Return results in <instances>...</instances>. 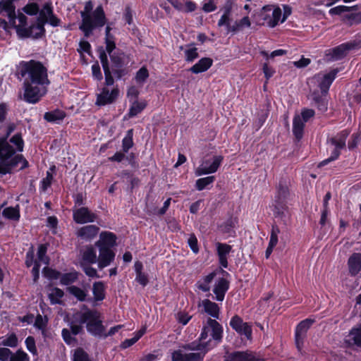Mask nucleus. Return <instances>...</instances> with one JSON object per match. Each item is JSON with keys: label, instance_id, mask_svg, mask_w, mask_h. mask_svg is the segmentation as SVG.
I'll return each instance as SVG.
<instances>
[{"label": "nucleus", "instance_id": "nucleus-52", "mask_svg": "<svg viewBox=\"0 0 361 361\" xmlns=\"http://www.w3.org/2000/svg\"><path fill=\"white\" fill-rule=\"evenodd\" d=\"M70 293L76 297L79 300L83 301L86 298V293L81 288L76 286H71L68 288Z\"/></svg>", "mask_w": 361, "mask_h": 361}, {"label": "nucleus", "instance_id": "nucleus-7", "mask_svg": "<svg viewBox=\"0 0 361 361\" xmlns=\"http://www.w3.org/2000/svg\"><path fill=\"white\" fill-rule=\"evenodd\" d=\"M281 16L282 11L279 6L267 5L256 13L254 18L257 25H267L270 27H274L278 25Z\"/></svg>", "mask_w": 361, "mask_h": 361}, {"label": "nucleus", "instance_id": "nucleus-27", "mask_svg": "<svg viewBox=\"0 0 361 361\" xmlns=\"http://www.w3.org/2000/svg\"><path fill=\"white\" fill-rule=\"evenodd\" d=\"M348 267L349 274L351 276H356L361 271V253L352 254L348 260Z\"/></svg>", "mask_w": 361, "mask_h": 361}, {"label": "nucleus", "instance_id": "nucleus-36", "mask_svg": "<svg viewBox=\"0 0 361 361\" xmlns=\"http://www.w3.org/2000/svg\"><path fill=\"white\" fill-rule=\"evenodd\" d=\"M142 267L141 262L137 261L135 262V270L136 272L135 280L142 286H145L149 281L147 276L142 271Z\"/></svg>", "mask_w": 361, "mask_h": 361}, {"label": "nucleus", "instance_id": "nucleus-49", "mask_svg": "<svg viewBox=\"0 0 361 361\" xmlns=\"http://www.w3.org/2000/svg\"><path fill=\"white\" fill-rule=\"evenodd\" d=\"M133 130H129L128 131L127 135L123 138L122 142L123 150L124 152H128L129 149L133 147Z\"/></svg>", "mask_w": 361, "mask_h": 361}, {"label": "nucleus", "instance_id": "nucleus-41", "mask_svg": "<svg viewBox=\"0 0 361 361\" xmlns=\"http://www.w3.org/2000/svg\"><path fill=\"white\" fill-rule=\"evenodd\" d=\"M358 9V6H338L334 8H332L329 10V13L331 15H338L341 18L343 15L348 13V12H350L352 11H356Z\"/></svg>", "mask_w": 361, "mask_h": 361}, {"label": "nucleus", "instance_id": "nucleus-30", "mask_svg": "<svg viewBox=\"0 0 361 361\" xmlns=\"http://www.w3.org/2000/svg\"><path fill=\"white\" fill-rule=\"evenodd\" d=\"M97 262L96 251L92 246H88L82 254V260L80 263L92 264Z\"/></svg>", "mask_w": 361, "mask_h": 361}, {"label": "nucleus", "instance_id": "nucleus-58", "mask_svg": "<svg viewBox=\"0 0 361 361\" xmlns=\"http://www.w3.org/2000/svg\"><path fill=\"white\" fill-rule=\"evenodd\" d=\"M10 142L16 147L18 151H23V140L20 134H16L10 139Z\"/></svg>", "mask_w": 361, "mask_h": 361}, {"label": "nucleus", "instance_id": "nucleus-64", "mask_svg": "<svg viewBox=\"0 0 361 361\" xmlns=\"http://www.w3.org/2000/svg\"><path fill=\"white\" fill-rule=\"evenodd\" d=\"M302 121L305 123L308 121V120L314 116V111L310 109H305L302 111L301 114L300 115Z\"/></svg>", "mask_w": 361, "mask_h": 361}, {"label": "nucleus", "instance_id": "nucleus-61", "mask_svg": "<svg viewBox=\"0 0 361 361\" xmlns=\"http://www.w3.org/2000/svg\"><path fill=\"white\" fill-rule=\"evenodd\" d=\"M25 345L27 347V349L33 355H37V350L35 345V338L32 336H28L25 339Z\"/></svg>", "mask_w": 361, "mask_h": 361}, {"label": "nucleus", "instance_id": "nucleus-4", "mask_svg": "<svg viewBox=\"0 0 361 361\" xmlns=\"http://www.w3.org/2000/svg\"><path fill=\"white\" fill-rule=\"evenodd\" d=\"M75 322L80 324H86L87 330L94 336L103 337L105 327L97 311L87 310L75 313Z\"/></svg>", "mask_w": 361, "mask_h": 361}, {"label": "nucleus", "instance_id": "nucleus-54", "mask_svg": "<svg viewBox=\"0 0 361 361\" xmlns=\"http://www.w3.org/2000/svg\"><path fill=\"white\" fill-rule=\"evenodd\" d=\"M216 249H217L218 256L226 257L227 255L231 250V246H230L229 245H227V244L217 243H216Z\"/></svg>", "mask_w": 361, "mask_h": 361}, {"label": "nucleus", "instance_id": "nucleus-5", "mask_svg": "<svg viewBox=\"0 0 361 361\" xmlns=\"http://www.w3.org/2000/svg\"><path fill=\"white\" fill-rule=\"evenodd\" d=\"M27 18L23 13L18 12V25L16 30L18 35L22 38L32 37L37 39L42 37L45 32L44 24L37 20L36 23L27 27Z\"/></svg>", "mask_w": 361, "mask_h": 361}, {"label": "nucleus", "instance_id": "nucleus-25", "mask_svg": "<svg viewBox=\"0 0 361 361\" xmlns=\"http://www.w3.org/2000/svg\"><path fill=\"white\" fill-rule=\"evenodd\" d=\"M90 22L92 27L90 30V35L96 27H102L106 23V17L102 6H97L92 13V15H90Z\"/></svg>", "mask_w": 361, "mask_h": 361}, {"label": "nucleus", "instance_id": "nucleus-2", "mask_svg": "<svg viewBox=\"0 0 361 361\" xmlns=\"http://www.w3.org/2000/svg\"><path fill=\"white\" fill-rule=\"evenodd\" d=\"M15 150L7 142L6 137L0 139V173L2 175L10 173L20 164L19 170L28 166L27 161L20 154L13 155Z\"/></svg>", "mask_w": 361, "mask_h": 361}, {"label": "nucleus", "instance_id": "nucleus-19", "mask_svg": "<svg viewBox=\"0 0 361 361\" xmlns=\"http://www.w3.org/2000/svg\"><path fill=\"white\" fill-rule=\"evenodd\" d=\"M224 361H263L255 353L249 351H236L228 354Z\"/></svg>", "mask_w": 361, "mask_h": 361}, {"label": "nucleus", "instance_id": "nucleus-6", "mask_svg": "<svg viewBox=\"0 0 361 361\" xmlns=\"http://www.w3.org/2000/svg\"><path fill=\"white\" fill-rule=\"evenodd\" d=\"M207 342H192L183 346L184 349L197 350V353H184L181 350H175L171 355L172 361H202L207 350Z\"/></svg>", "mask_w": 361, "mask_h": 361}, {"label": "nucleus", "instance_id": "nucleus-14", "mask_svg": "<svg viewBox=\"0 0 361 361\" xmlns=\"http://www.w3.org/2000/svg\"><path fill=\"white\" fill-rule=\"evenodd\" d=\"M223 160L222 156L214 157L213 161L205 160L195 170L196 176H202L216 172L221 161Z\"/></svg>", "mask_w": 361, "mask_h": 361}, {"label": "nucleus", "instance_id": "nucleus-35", "mask_svg": "<svg viewBox=\"0 0 361 361\" xmlns=\"http://www.w3.org/2000/svg\"><path fill=\"white\" fill-rule=\"evenodd\" d=\"M342 22L348 26L361 23V11L359 13H350L343 15Z\"/></svg>", "mask_w": 361, "mask_h": 361}, {"label": "nucleus", "instance_id": "nucleus-38", "mask_svg": "<svg viewBox=\"0 0 361 361\" xmlns=\"http://www.w3.org/2000/svg\"><path fill=\"white\" fill-rule=\"evenodd\" d=\"M251 23L247 16L243 17L238 21H235L231 27L228 28V32L235 33L242 30L245 27H249Z\"/></svg>", "mask_w": 361, "mask_h": 361}, {"label": "nucleus", "instance_id": "nucleus-55", "mask_svg": "<svg viewBox=\"0 0 361 361\" xmlns=\"http://www.w3.org/2000/svg\"><path fill=\"white\" fill-rule=\"evenodd\" d=\"M149 77L148 70L145 67H142L135 75V80L139 83H143Z\"/></svg>", "mask_w": 361, "mask_h": 361}, {"label": "nucleus", "instance_id": "nucleus-39", "mask_svg": "<svg viewBox=\"0 0 361 361\" xmlns=\"http://www.w3.org/2000/svg\"><path fill=\"white\" fill-rule=\"evenodd\" d=\"M53 13L51 3H46L42 10H39V17L37 20L44 25L47 23L49 17Z\"/></svg>", "mask_w": 361, "mask_h": 361}, {"label": "nucleus", "instance_id": "nucleus-23", "mask_svg": "<svg viewBox=\"0 0 361 361\" xmlns=\"http://www.w3.org/2000/svg\"><path fill=\"white\" fill-rule=\"evenodd\" d=\"M118 95V89H114L110 92L106 88H103L102 92L97 95L96 104L99 106H104L108 104L113 103Z\"/></svg>", "mask_w": 361, "mask_h": 361}, {"label": "nucleus", "instance_id": "nucleus-13", "mask_svg": "<svg viewBox=\"0 0 361 361\" xmlns=\"http://www.w3.org/2000/svg\"><path fill=\"white\" fill-rule=\"evenodd\" d=\"M16 0H1L0 1V16H6L8 18V22L11 26L16 28L18 25V14H16V7L13 2Z\"/></svg>", "mask_w": 361, "mask_h": 361}, {"label": "nucleus", "instance_id": "nucleus-37", "mask_svg": "<svg viewBox=\"0 0 361 361\" xmlns=\"http://www.w3.org/2000/svg\"><path fill=\"white\" fill-rule=\"evenodd\" d=\"M63 291L58 288H50L48 293V297L52 305L61 304V299L63 297Z\"/></svg>", "mask_w": 361, "mask_h": 361}, {"label": "nucleus", "instance_id": "nucleus-47", "mask_svg": "<svg viewBox=\"0 0 361 361\" xmlns=\"http://www.w3.org/2000/svg\"><path fill=\"white\" fill-rule=\"evenodd\" d=\"M215 180V177L214 176H207L205 178H199L196 180L195 186L197 190H202L204 189L208 185L212 183Z\"/></svg>", "mask_w": 361, "mask_h": 361}, {"label": "nucleus", "instance_id": "nucleus-45", "mask_svg": "<svg viewBox=\"0 0 361 361\" xmlns=\"http://www.w3.org/2000/svg\"><path fill=\"white\" fill-rule=\"evenodd\" d=\"M47 250V246L45 244H42L39 246L37 250V259L35 262H38L39 264L43 263L44 264H48L49 259L46 255Z\"/></svg>", "mask_w": 361, "mask_h": 361}, {"label": "nucleus", "instance_id": "nucleus-1", "mask_svg": "<svg viewBox=\"0 0 361 361\" xmlns=\"http://www.w3.org/2000/svg\"><path fill=\"white\" fill-rule=\"evenodd\" d=\"M338 71L336 69H334L326 74L319 73L308 80L312 99L314 105L322 112H325L327 110V101L325 97Z\"/></svg>", "mask_w": 361, "mask_h": 361}, {"label": "nucleus", "instance_id": "nucleus-42", "mask_svg": "<svg viewBox=\"0 0 361 361\" xmlns=\"http://www.w3.org/2000/svg\"><path fill=\"white\" fill-rule=\"evenodd\" d=\"M92 292L95 300H104V285L102 281L94 282L92 287Z\"/></svg>", "mask_w": 361, "mask_h": 361}, {"label": "nucleus", "instance_id": "nucleus-21", "mask_svg": "<svg viewBox=\"0 0 361 361\" xmlns=\"http://www.w3.org/2000/svg\"><path fill=\"white\" fill-rule=\"evenodd\" d=\"M116 236L113 233L103 231L100 233L99 240L96 242L95 245L99 249L104 248L111 250L116 245Z\"/></svg>", "mask_w": 361, "mask_h": 361}, {"label": "nucleus", "instance_id": "nucleus-9", "mask_svg": "<svg viewBox=\"0 0 361 361\" xmlns=\"http://www.w3.org/2000/svg\"><path fill=\"white\" fill-rule=\"evenodd\" d=\"M111 61V71L117 79L126 75L129 71L127 67L129 57L123 52H114L110 56Z\"/></svg>", "mask_w": 361, "mask_h": 361}, {"label": "nucleus", "instance_id": "nucleus-57", "mask_svg": "<svg viewBox=\"0 0 361 361\" xmlns=\"http://www.w3.org/2000/svg\"><path fill=\"white\" fill-rule=\"evenodd\" d=\"M42 273L45 277L49 279H58L61 276L60 272L49 267L44 268Z\"/></svg>", "mask_w": 361, "mask_h": 361}, {"label": "nucleus", "instance_id": "nucleus-3", "mask_svg": "<svg viewBox=\"0 0 361 361\" xmlns=\"http://www.w3.org/2000/svg\"><path fill=\"white\" fill-rule=\"evenodd\" d=\"M20 68V73L25 78L24 81L45 86L50 84L47 69L41 62L34 60L22 62Z\"/></svg>", "mask_w": 361, "mask_h": 361}, {"label": "nucleus", "instance_id": "nucleus-20", "mask_svg": "<svg viewBox=\"0 0 361 361\" xmlns=\"http://www.w3.org/2000/svg\"><path fill=\"white\" fill-rule=\"evenodd\" d=\"M357 47V44L355 42H347L329 50V54L331 55L332 59L338 60L345 56L349 50Z\"/></svg>", "mask_w": 361, "mask_h": 361}, {"label": "nucleus", "instance_id": "nucleus-10", "mask_svg": "<svg viewBox=\"0 0 361 361\" xmlns=\"http://www.w3.org/2000/svg\"><path fill=\"white\" fill-rule=\"evenodd\" d=\"M349 135V131L347 130H343L338 133L336 136L328 140V143H330L334 147L331 155L326 159L320 162L318 165L319 167L324 166L329 162L334 161L338 159L341 152L340 150L345 147V140Z\"/></svg>", "mask_w": 361, "mask_h": 361}, {"label": "nucleus", "instance_id": "nucleus-48", "mask_svg": "<svg viewBox=\"0 0 361 361\" xmlns=\"http://www.w3.org/2000/svg\"><path fill=\"white\" fill-rule=\"evenodd\" d=\"M2 214L7 219L18 220L20 218L19 210L14 207H7L4 209Z\"/></svg>", "mask_w": 361, "mask_h": 361}, {"label": "nucleus", "instance_id": "nucleus-32", "mask_svg": "<svg viewBox=\"0 0 361 361\" xmlns=\"http://www.w3.org/2000/svg\"><path fill=\"white\" fill-rule=\"evenodd\" d=\"M305 123L302 121L300 115H297L293 118V133L298 140H300L303 135Z\"/></svg>", "mask_w": 361, "mask_h": 361}, {"label": "nucleus", "instance_id": "nucleus-53", "mask_svg": "<svg viewBox=\"0 0 361 361\" xmlns=\"http://www.w3.org/2000/svg\"><path fill=\"white\" fill-rule=\"evenodd\" d=\"M1 345L12 348L16 347L18 345L17 336L15 334H11L1 341Z\"/></svg>", "mask_w": 361, "mask_h": 361}, {"label": "nucleus", "instance_id": "nucleus-59", "mask_svg": "<svg viewBox=\"0 0 361 361\" xmlns=\"http://www.w3.org/2000/svg\"><path fill=\"white\" fill-rule=\"evenodd\" d=\"M82 324L75 322V313L73 315V320L70 324V331L73 335H78L82 331Z\"/></svg>", "mask_w": 361, "mask_h": 361}, {"label": "nucleus", "instance_id": "nucleus-50", "mask_svg": "<svg viewBox=\"0 0 361 361\" xmlns=\"http://www.w3.org/2000/svg\"><path fill=\"white\" fill-rule=\"evenodd\" d=\"M80 266L85 273L87 276L91 278H99V274H97V270L92 267L90 264H87L85 263H80Z\"/></svg>", "mask_w": 361, "mask_h": 361}, {"label": "nucleus", "instance_id": "nucleus-43", "mask_svg": "<svg viewBox=\"0 0 361 361\" xmlns=\"http://www.w3.org/2000/svg\"><path fill=\"white\" fill-rule=\"evenodd\" d=\"M184 53L185 59L187 62H192L199 56L197 48L195 47L192 44L186 45V48L184 51Z\"/></svg>", "mask_w": 361, "mask_h": 361}, {"label": "nucleus", "instance_id": "nucleus-12", "mask_svg": "<svg viewBox=\"0 0 361 361\" xmlns=\"http://www.w3.org/2000/svg\"><path fill=\"white\" fill-rule=\"evenodd\" d=\"M223 329L221 326L215 319L208 318L206 324L203 326L202 331L200 337V341L205 340L209 334L214 340L220 341L222 338Z\"/></svg>", "mask_w": 361, "mask_h": 361}, {"label": "nucleus", "instance_id": "nucleus-15", "mask_svg": "<svg viewBox=\"0 0 361 361\" xmlns=\"http://www.w3.org/2000/svg\"><path fill=\"white\" fill-rule=\"evenodd\" d=\"M314 320L306 319L300 322L295 329V345L297 348L300 350L306 337L307 332L310 326L314 324Z\"/></svg>", "mask_w": 361, "mask_h": 361}, {"label": "nucleus", "instance_id": "nucleus-24", "mask_svg": "<svg viewBox=\"0 0 361 361\" xmlns=\"http://www.w3.org/2000/svg\"><path fill=\"white\" fill-rule=\"evenodd\" d=\"M99 253L97 257L98 267L100 269L108 267L114 260L115 253L112 250L104 248L99 249Z\"/></svg>", "mask_w": 361, "mask_h": 361}, {"label": "nucleus", "instance_id": "nucleus-51", "mask_svg": "<svg viewBox=\"0 0 361 361\" xmlns=\"http://www.w3.org/2000/svg\"><path fill=\"white\" fill-rule=\"evenodd\" d=\"M77 274L75 272L63 274L61 278V283L63 285H69L77 279Z\"/></svg>", "mask_w": 361, "mask_h": 361}, {"label": "nucleus", "instance_id": "nucleus-22", "mask_svg": "<svg viewBox=\"0 0 361 361\" xmlns=\"http://www.w3.org/2000/svg\"><path fill=\"white\" fill-rule=\"evenodd\" d=\"M99 59L104 72L105 75V84L108 86L112 85L114 82V78L112 76V71L110 69L109 61L107 59L106 54L102 47L99 49Z\"/></svg>", "mask_w": 361, "mask_h": 361}, {"label": "nucleus", "instance_id": "nucleus-33", "mask_svg": "<svg viewBox=\"0 0 361 361\" xmlns=\"http://www.w3.org/2000/svg\"><path fill=\"white\" fill-rule=\"evenodd\" d=\"M348 337V341L350 344H353L361 348V324L353 328L349 332Z\"/></svg>", "mask_w": 361, "mask_h": 361}, {"label": "nucleus", "instance_id": "nucleus-16", "mask_svg": "<svg viewBox=\"0 0 361 361\" xmlns=\"http://www.w3.org/2000/svg\"><path fill=\"white\" fill-rule=\"evenodd\" d=\"M93 8V4L91 1H88L85 3L84 10L80 12L82 17V23L79 28L81 30L86 37L90 36V32L92 27L90 22V12Z\"/></svg>", "mask_w": 361, "mask_h": 361}, {"label": "nucleus", "instance_id": "nucleus-18", "mask_svg": "<svg viewBox=\"0 0 361 361\" xmlns=\"http://www.w3.org/2000/svg\"><path fill=\"white\" fill-rule=\"evenodd\" d=\"M96 219L97 215L87 207H80L73 211V219L78 224L94 222Z\"/></svg>", "mask_w": 361, "mask_h": 361}, {"label": "nucleus", "instance_id": "nucleus-11", "mask_svg": "<svg viewBox=\"0 0 361 361\" xmlns=\"http://www.w3.org/2000/svg\"><path fill=\"white\" fill-rule=\"evenodd\" d=\"M288 188L289 181L284 178L281 179L277 186V192L275 197L274 215L276 217H282L283 216V210L285 209L283 202L289 195Z\"/></svg>", "mask_w": 361, "mask_h": 361}, {"label": "nucleus", "instance_id": "nucleus-17", "mask_svg": "<svg viewBox=\"0 0 361 361\" xmlns=\"http://www.w3.org/2000/svg\"><path fill=\"white\" fill-rule=\"evenodd\" d=\"M230 325L239 334L245 335L247 338H251V326L247 322H243V319L239 316L235 315L233 317L230 322Z\"/></svg>", "mask_w": 361, "mask_h": 361}, {"label": "nucleus", "instance_id": "nucleus-56", "mask_svg": "<svg viewBox=\"0 0 361 361\" xmlns=\"http://www.w3.org/2000/svg\"><path fill=\"white\" fill-rule=\"evenodd\" d=\"M9 361H29L28 355L21 350H18L15 354H12Z\"/></svg>", "mask_w": 361, "mask_h": 361}, {"label": "nucleus", "instance_id": "nucleus-26", "mask_svg": "<svg viewBox=\"0 0 361 361\" xmlns=\"http://www.w3.org/2000/svg\"><path fill=\"white\" fill-rule=\"evenodd\" d=\"M99 231V228L95 225H88L80 228L77 231L78 237L85 241H90L97 236Z\"/></svg>", "mask_w": 361, "mask_h": 361}, {"label": "nucleus", "instance_id": "nucleus-8", "mask_svg": "<svg viewBox=\"0 0 361 361\" xmlns=\"http://www.w3.org/2000/svg\"><path fill=\"white\" fill-rule=\"evenodd\" d=\"M23 87L24 92L19 95V98L30 104L37 103L47 92V86L32 84L28 81H24Z\"/></svg>", "mask_w": 361, "mask_h": 361}, {"label": "nucleus", "instance_id": "nucleus-63", "mask_svg": "<svg viewBox=\"0 0 361 361\" xmlns=\"http://www.w3.org/2000/svg\"><path fill=\"white\" fill-rule=\"evenodd\" d=\"M188 243L191 250L194 253H197L199 252V247L197 245V239L195 234L192 233L190 235L188 238Z\"/></svg>", "mask_w": 361, "mask_h": 361}, {"label": "nucleus", "instance_id": "nucleus-46", "mask_svg": "<svg viewBox=\"0 0 361 361\" xmlns=\"http://www.w3.org/2000/svg\"><path fill=\"white\" fill-rule=\"evenodd\" d=\"M146 329L145 328L141 329L140 331H138L135 336L130 338V339H126L121 345V347L122 348H127L131 345H133L134 343H135L145 334Z\"/></svg>", "mask_w": 361, "mask_h": 361}, {"label": "nucleus", "instance_id": "nucleus-40", "mask_svg": "<svg viewBox=\"0 0 361 361\" xmlns=\"http://www.w3.org/2000/svg\"><path fill=\"white\" fill-rule=\"evenodd\" d=\"M65 116L66 114L63 111L56 109L45 113L44 118L48 122H58L59 121H62Z\"/></svg>", "mask_w": 361, "mask_h": 361}, {"label": "nucleus", "instance_id": "nucleus-31", "mask_svg": "<svg viewBox=\"0 0 361 361\" xmlns=\"http://www.w3.org/2000/svg\"><path fill=\"white\" fill-rule=\"evenodd\" d=\"M204 311L214 318H219V308L217 304L209 300H204L202 302Z\"/></svg>", "mask_w": 361, "mask_h": 361}, {"label": "nucleus", "instance_id": "nucleus-44", "mask_svg": "<svg viewBox=\"0 0 361 361\" xmlns=\"http://www.w3.org/2000/svg\"><path fill=\"white\" fill-rule=\"evenodd\" d=\"M147 106V102L145 101L138 102L135 101L128 112V116L129 117H133L137 116L138 114H140Z\"/></svg>", "mask_w": 361, "mask_h": 361}, {"label": "nucleus", "instance_id": "nucleus-28", "mask_svg": "<svg viewBox=\"0 0 361 361\" xmlns=\"http://www.w3.org/2000/svg\"><path fill=\"white\" fill-rule=\"evenodd\" d=\"M213 64V60L209 57L202 58L195 65L190 68L189 71L198 74L207 71Z\"/></svg>", "mask_w": 361, "mask_h": 361}, {"label": "nucleus", "instance_id": "nucleus-62", "mask_svg": "<svg viewBox=\"0 0 361 361\" xmlns=\"http://www.w3.org/2000/svg\"><path fill=\"white\" fill-rule=\"evenodd\" d=\"M73 361H90L88 355L82 350L78 349L75 352Z\"/></svg>", "mask_w": 361, "mask_h": 361}, {"label": "nucleus", "instance_id": "nucleus-29", "mask_svg": "<svg viewBox=\"0 0 361 361\" xmlns=\"http://www.w3.org/2000/svg\"><path fill=\"white\" fill-rule=\"evenodd\" d=\"M228 289V282L226 279L221 278L218 280L214 288V293L216 295L215 298L218 301H222L224 298L225 293Z\"/></svg>", "mask_w": 361, "mask_h": 361}, {"label": "nucleus", "instance_id": "nucleus-60", "mask_svg": "<svg viewBox=\"0 0 361 361\" xmlns=\"http://www.w3.org/2000/svg\"><path fill=\"white\" fill-rule=\"evenodd\" d=\"M23 11L28 15H35L39 12V8L36 3L27 4L23 8Z\"/></svg>", "mask_w": 361, "mask_h": 361}, {"label": "nucleus", "instance_id": "nucleus-34", "mask_svg": "<svg viewBox=\"0 0 361 361\" xmlns=\"http://www.w3.org/2000/svg\"><path fill=\"white\" fill-rule=\"evenodd\" d=\"M280 233V230L277 226H272L271 232L270 240L269 246L266 250V257L268 258L273 251V248L278 243V235Z\"/></svg>", "mask_w": 361, "mask_h": 361}]
</instances>
